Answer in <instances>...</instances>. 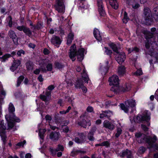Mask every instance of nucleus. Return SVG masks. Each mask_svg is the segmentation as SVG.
Returning <instances> with one entry per match:
<instances>
[{"mask_svg": "<svg viewBox=\"0 0 158 158\" xmlns=\"http://www.w3.org/2000/svg\"><path fill=\"white\" fill-rule=\"evenodd\" d=\"M76 48L75 44L71 47L69 52V57L72 59L73 61H74L75 60V57L76 56H77V60L81 61L83 59L84 49L83 48L79 49L77 51H76Z\"/></svg>", "mask_w": 158, "mask_h": 158, "instance_id": "nucleus-1", "label": "nucleus"}, {"mask_svg": "<svg viewBox=\"0 0 158 158\" xmlns=\"http://www.w3.org/2000/svg\"><path fill=\"white\" fill-rule=\"evenodd\" d=\"M118 77L116 75H114L109 79V81L110 82V85H112L113 86L111 88L110 90L117 94L120 91L118 85Z\"/></svg>", "mask_w": 158, "mask_h": 158, "instance_id": "nucleus-2", "label": "nucleus"}, {"mask_svg": "<svg viewBox=\"0 0 158 158\" xmlns=\"http://www.w3.org/2000/svg\"><path fill=\"white\" fill-rule=\"evenodd\" d=\"M9 113L6 115L5 117L6 120H16L17 122L20 121L19 119L15 116L14 112L15 111V108L13 104L10 103L8 108Z\"/></svg>", "mask_w": 158, "mask_h": 158, "instance_id": "nucleus-3", "label": "nucleus"}, {"mask_svg": "<svg viewBox=\"0 0 158 158\" xmlns=\"http://www.w3.org/2000/svg\"><path fill=\"white\" fill-rule=\"evenodd\" d=\"M143 14L146 23L148 25H150L153 21L151 11L148 8H145Z\"/></svg>", "mask_w": 158, "mask_h": 158, "instance_id": "nucleus-4", "label": "nucleus"}, {"mask_svg": "<svg viewBox=\"0 0 158 158\" xmlns=\"http://www.w3.org/2000/svg\"><path fill=\"white\" fill-rule=\"evenodd\" d=\"M125 105L123 103L120 104V107L121 109L126 113L128 111V108L129 107H133L135 106V101L133 99H129L125 102Z\"/></svg>", "mask_w": 158, "mask_h": 158, "instance_id": "nucleus-5", "label": "nucleus"}, {"mask_svg": "<svg viewBox=\"0 0 158 158\" xmlns=\"http://www.w3.org/2000/svg\"><path fill=\"white\" fill-rule=\"evenodd\" d=\"M157 138L155 135H154L153 138L150 136L147 138L146 142L149 145L148 148H154L156 150H158V144H154Z\"/></svg>", "mask_w": 158, "mask_h": 158, "instance_id": "nucleus-6", "label": "nucleus"}, {"mask_svg": "<svg viewBox=\"0 0 158 158\" xmlns=\"http://www.w3.org/2000/svg\"><path fill=\"white\" fill-rule=\"evenodd\" d=\"M6 129V127L4 125L3 121L2 120L1 121L0 123V135L2 140L3 143L5 144L6 141L7 137L6 135L5 131V130Z\"/></svg>", "mask_w": 158, "mask_h": 158, "instance_id": "nucleus-7", "label": "nucleus"}, {"mask_svg": "<svg viewBox=\"0 0 158 158\" xmlns=\"http://www.w3.org/2000/svg\"><path fill=\"white\" fill-rule=\"evenodd\" d=\"M85 70H83V75L82 76V78L78 80L75 84V87L77 88H81L84 85L83 83V80H84L85 82L88 83L89 78L87 75H84Z\"/></svg>", "mask_w": 158, "mask_h": 158, "instance_id": "nucleus-8", "label": "nucleus"}, {"mask_svg": "<svg viewBox=\"0 0 158 158\" xmlns=\"http://www.w3.org/2000/svg\"><path fill=\"white\" fill-rule=\"evenodd\" d=\"M56 10L59 13H63L64 10V6L62 0H58L56 5L54 6Z\"/></svg>", "mask_w": 158, "mask_h": 158, "instance_id": "nucleus-9", "label": "nucleus"}, {"mask_svg": "<svg viewBox=\"0 0 158 158\" xmlns=\"http://www.w3.org/2000/svg\"><path fill=\"white\" fill-rule=\"evenodd\" d=\"M115 56V59L117 62L119 64H121L123 63L125 59V55L124 52H122L117 53Z\"/></svg>", "mask_w": 158, "mask_h": 158, "instance_id": "nucleus-10", "label": "nucleus"}, {"mask_svg": "<svg viewBox=\"0 0 158 158\" xmlns=\"http://www.w3.org/2000/svg\"><path fill=\"white\" fill-rule=\"evenodd\" d=\"M137 122L140 123L143 121L148 122L150 119L149 116L147 114L143 115L139 114L136 117Z\"/></svg>", "mask_w": 158, "mask_h": 158, "instance_id": "nucleus-11", "label": "nucleus"}, {"mask_svg": "<svg viewBox=\"0 0 158 158\" xmlns=\"http://www.w3.org/2000/svg\"><path fill=\"white\" fill-rule=\"evenodd\" d=\"M16 28L20 31H23L29 37L32 35V32L29 28L26 27L24 26H18Z\"/></svg>", "mask_w": 158, "mask_h": 158, "instance_id": "nucleus-12", "label": "nucleus"}, {"mask_svg": "<svg viewBox=\"0 0 158 158\" xmlns=\"http://www.w3.org/2000/svg\"><path fill=\"white\" fill-rule=\"evenodd\" d=\"M60 135V134L59 132H52L50 135L49 138L53 141H56L58 139Z\"/></svg>", "mask_w": 158, "mask_h": 158, "instance_id": "nucleus-13", "label": "nucleus"}, {"mask_svg": "<svg viewBox=\"0 0 158 158\" xmlns=\"http://www.w3.org/2000/svg\"><path fill=\"white\" fill-rule=\"evenodd\" d=\"M78 124L84 128H86L90 126L91 123L90 121H86L85 119H83L82 121L78 122Z\"/></svg>", "mask_w": 158, "mask_h": 158, "instance_id": "nucleus-14", "label": "nucleus"}, {"mask_svg": "<svg viewBox=\"0 0 158 158\" xmlns=\"http://www.w3.org/2000/svg\"><path fill=\"white\" fill-rule=\"evenodd\" d=\"M45 95L41 94L40 95V98L43 101L47 102L50 99L51 92L47 91L45 93Z\"/></svg>", "mask_w": 158, "mask_h": 158, "instance_id": "nucleus-15", "label": "nucleus"}, {"mask_svg": "<svg viewBox=\"0 0 158 158\" xmlns=\"http://www.w3.org/2000/svg\"><path fill=\"white\" fill-rule=\"evenodd\" d=\"M98 10L100 15L104 16L105 15V13L103 9V4L101 1L98 2Z\"/></svg>", "mask_w": 158, "mask_h": 158, "instance_id": "nucleus-16", "label": "nucleus"}, {"mask_svg": "<svg viewBox=\"0 0 158 158\" xmlns=\"http://www.w3.org/2000/svg\"><path fill=\"white\" fill-rule=\"evenodd\" d=\"M20 64L21 62L19 60H14L13 64L10 67V70L14 72L16 69Z\"/></svg>", "mask_w": 158, "mask_h": 158, "instance_id": "nucleus-17", "label": "nucleus"}, {"mask_svg": "<svg viewBox=\"0 0 158 158\" xmlns=\"http://www.w3.org/2000/svg\"><path fill=\"white\" fill-rule=\"evenodd\" d=\"M78 135L80 137V139L77 137H76L75 138V141L78 143H82L84 142L85 137L84 133H78Z\"/></svg>", "mask_w": 158, "mask_h": 158, "instance_id": "nucleus-18", "label": "nucleus"}, {"mask_svg": "<svg viewBox=\"0 0 158 158\" xmlns=\"http://www.w3.org/2000/svg\"><path fill=\"white\" fill-rule=\"evenodd\" d=\"M103 126L105 127L110 130H112L114 128V125L107 120H105L104 121Z\"/></svg>", "mask_w": 158, "mask_h": 158, "instance_id": "nucleus-19", "label": "nucleus"}, {"mask_svg": "<svg viewBox=\"0 0 158 158\" xmlns=\"http://www.w3.org/2000/svg\"><path fill=\"white\" fill-rule=\"evenodd\" d=\"M51 42L54 44H60L61 41L60 38L57 36H54L51 39Z\"/></svg>", "mask_w": 158, "mask_h": 158, "instance_id": "nucleus-20", "label": "nucleus"}, {"mask_svg": "<svg viewBox=\"0 0 158 158\" xmlns=\"http://www.w3.org/2000/svg\"><path fill=\"white\" fill-rule=\"evenodd\" d=\"M9 35L10 37L12 39L14 43L17 42L18 37L14 31L12 30L10 31L9 32Z\"/></svg>", "mask_w": 158, "mask_h": 158, "instance_id": "nucleus-21", "label": "nucleus"}, {"mask_svg": "<svg viewBox=\"0 0 158 158\" xmlns=\"http://www.w3.org/2000/svg\"><path fill=\"white\" fill-rule=\"evenodd\" d=\"M125 156H126L127 158H131L132 156L131 151L127 149L122 153L120 156L122 157H124Z\"/></svg>", "mask_w": 158, "mask_h": 158, "instance_id": "nucleus-22", "label": "nucleus"}, {"mask_svg": "<svg viewBox=\"0 0 158 158\" xmlns=\"http://www.w3.org/2000/svg\"><path fill=\"white\" fill-rule=\"evenodd\" d=\"M146 39L147 40H150V39L153 40V42H156L155 39V37L152 34V32H148L146 34Z\"/></svg>", "mask_w": 158, "mask_h": 158, "instance_id": "nucleus-23", "label": "nucleus"}, {"mask_svg": "<svg viewBox=\"0 0 158 158\" xmlns=\"http://www.w3.org/2000/svg\"><path fill=\"white\" fill-rule=\"evenodd\" d=\"M94 37L97 40L99 41L102 40L101 36L100 35V32L98 29L96 28L94 29Z\"/></svg>", "mask_w": 158, "mask_h": 158, "instance_id": "nucleus-24", "label": "nucleus"}, {"mask_svg": "<svg viewBox=\"0 0 158 158\" xmlns=\"http://www.w3.org/2000/svg\"><path fill=\"white\" fill-rule=\"evenodd\" d=\"M34 64L32 62L28 61L26 63V66L27 71H32L33 69Z\"/></svg>", "mask_w": 158, "mask_h": 158, "instance_id": "nucleus-25", "label": "nucleus"}, {"mask_svg": "<svg viewBox=\"0 0 158 158\" xmlns=\"http://www.w3.org/2000/svg\"><path fill=\"white\" fill-rule=\"evenodd\" d=\"M109 2L110 5L114 9H117L118 8V4L116 0H110Z\"/></svg>", "mask_w": 158, "mask_h": 158, "instance_id": "nucleus-26", "label": "nucleus"}, {"mask_svg": "<svg viewBox=\"0 0 158 158\" xmlns=\"http://www.w3.org/2000/svg\"><path fill=\"white\" fill-rule=\"evenodd\" d=\"M109 2L110 5L114 9H117L118 8V4L116 0H110Z\"/></svg>", "mask_w": 158, "mask_h": 158, "instance_id": "nucleus-27", "label": "nucleus"}, {"mask_svg": "<svg viewBox=\"0 0 158 158\" xmlns=\"http://www.w3.org/2000/svg\"><path fill=\"white\" fill-rule=\"evenodd\" d=\"M109 2L110 5L114 9H117L118 8V4L116 0H110Z\"/></svg>", "mask_w": 158, "mask_h": 158, "instance_id": "nucleus-28", "label": "nucleus"}, {"mask_svg": "<svg viewBox=\"0 0 158 158\" xmlns=\"http://www.w3.org/2000/svg\"><path fill=\"white\" fill-rule=\"evenodd\" d=\"M73 37L74 35L73 33L70 32L68 34L67 36V44H70L71 43L72 40L73 39Z\"/></svg>", "mask_w": 158, "mask_h": 158, "instance_id": "nucleus-29", "label": "nucleus"}, {"mask_svg": "<svg viewBox=\"0 0 158 158\" xmlns=\"http://www.w3.org/2000/svg\"><path fill=\"white\" fill-rule=\"evenodd\" d=\"M125 72V68L124 66H121L118 68V73L119 75L123 76Z\"/></svg>", "mask_w": 158, "mask_h": 158, "instance_id": "nucleus-30", "label": "nucleus"}, {"mask_svg": "<svg viewBox=\"0 0 158 158\" xmlns=\"http://www.w3.org/2000/svg\"><path fill=\"white\" fill-rule=\"evenodd\" d=\"M153 12L155 15L154 18L156 20L158 21V6L153 9Z\"/></svg>", "mask_w": 158, "mask_h": 158, "instance_id": "nucleus-31", "label": "nucleus"}, {"mask_svg": "<svg viewBox=\"0 0 158 158\" xmlns=\"http://www.w3.org/2000/svg\"><path fill=\"white\" fill-rule=\"evenodd\" d=\"M58 113H56L54 116V120L56 123H60L62 121V118L59 116Z\"/></svg>", "mask_w": 158, "mask_h": 158, "instance_id": "nucleus-32", "label": "nucleus"}, {"mask_svg": "<svg viewBox=\"0 0 158 158\" xmlns=\"http://www.w3.org/2000/svg\"><path fill=\"white\" fill-rule=\"evenodd\" d=\"M45 129H40L39 130V135L41 139H43L44 135L46 131Z\"/></svg>", "mask_w": 158, "mask_h": 158, "instance_id": "nucleus-33", "label": "nucleus"}, {"mask_svg": "<svg viewBox=\"0 0 158 158\" xmlns=\"http://www.w3.org/2000/svg\"><path fill=\"white\" fill-rule=\"evenodd\" d=\"M24 78V77L23 76H21L18 78L17 84V87H19L20 85Z\"/></svg>", "mask_w": 158, "mask_h": 158, "instance_id": "nucleus-34", "label": "nucleus"}, {"mask_svg": "<svg viewBox=\"0 0 158 158\" xmlns=\"http://www.w3.org/2000/svg\"><path fill=\"white\" fill-rule=\"evenodd\" d=\"M16 120H7L8 127L11 128H12L14 126V124L13 122L15 121L17 122Z\"/></svg>", "mask_w": 158, "mask_h": 158, "instance_id": "nucleus-35", "label": "nucleus"}, {"mask_svg": "<svg viewBox=\"0 0 158 158\" xmlns=\"http://www.w3.org/2000/svg\"><path fill=\"white\" fill-rule=\"evenodd\" d=\"M110 46L113 50V51L117 53H118V48L115 44L112 43L110 44Z\"/></svg>", "mask_w": 158, "mask_h": 158, "instance_id": "nucleus-36", "label": "nucleus"}, {"mask_svg": "<svg viewBox=\"0 0 158 158\" xmlns=\"http://www.w3.org/2000/svg\"><path fill=\"white\" fill-rule=\"evenodd\" d=\"M43 24L41 22H38L37 24L36 25H34V30H39L41 28Z\"/></svg>", "mask_w": 158, "mask_h": 158, "instance_id": "nucleus-37", "label": "nucleus"}, {"mask_svg": "<svg viewBox=\"0 0 158 158\" xmlns=\"http://www.w3.org/2000/svg\"><path fill=\"white\" fill-rule=\"evenodd\" d=\"M120 91H119V92L120 91H122L123 92L128 91L130 89V87L128 86V87H127L126 86V88H124L123 87H121L120 88L119 87Z\"/></svg>", "mask_w": 158, "mask_h": 158, "instance_id": "nucleus-38", "label": "nucleus"}, {"mask_svg": "<svg viewBox=\"0 0 158 158\" xmlns=\"http://www.w3.org/2000/svg\"><path fill=\"white\" fill-rule=\"evenodd\" d=\"M151 31L155 36L158 34V28L156 29V28L153 27L151 29Z\"/></svg>", "mask_w": 158, "mask_h": 158, "instance_id": "nucleus-39", "label": "nucleus"}, {"mask_svg": "<svg viewBox=\"0 0 158 158\" xmlns=\"http://www.w3.org/2000/svg\"><path fill=\"white\" fill-rule=\"evenodd\" d=\"M129 20V19L127 17V14L126 12H125L124 13V18L123 19V23H126Z\"/></svg>", "mask_w": 158, "mask_h": 158, "instance_id": "nucleus-40", "label": "nucleus"}, {"mask_svg": "<svg viewBox=\"0 0 158 158\" xmlns=\"http://www.w3.org/2000/svg\"><path fill=\"white\" fill-rule=\"evenodd\" d=\"M55 67L58 69H61L64 67L63 65L58 62H56L55 64Z\"/></svg>", "mask_w": 158, "mask_h": 158, "instance_id": "nucleus-41", "label": "nucleus"}, {"mask_svg": "<svg viewBox=\"0 0 158 158\" xmlns=\"http://www.w3.org/2000/svg\"><path fill=\"white\" fill-rule=\"evenodd\" d=\"M146 149L143 146L140 147L139 149V152L140 154H143L145 151Z\"/></svg>", "mask_w": 158, "mask_h": 158, "instance_id": "nucleus-42", "label": "nucleus"}, {"mask_svg": "<svg viewBox=\"0 0 158 158\" xmlns=\"http://www.w3.org/2000/svg\"><path fill=\"white\" fill-rule=\"evenodd\" d=\"M94 134L89 133L88 135V139L91 141H94V138L93 136Z\"/></svg>", "mask_w": 158, "mask_h": 158, "instance_id": "nucleus-43", "label": "nucleus"}, {"mask_svg": "<svg viewBox=\"0 0 158 158\" xmlns=\"http://www.w3.org/2000/svg\"><path fill=\"white\" fill-rule=\"evenodd\" d=\"M117 131V132L115 135V136L117 138L118 137L120 134H121L122 130L121 128L118 127Z\"/></svg>", "mask_w": 158, "mask_h": 158, "instance_id": "nucleus-44", "label": "nucleus"}, {"mask_svg": "<svg viewBox=\"0 0 158 158\" xmlns=\"http://www.w3.org/2000/svg\"><path fill=\"white\" fill-rule=\"evenodd\" d=\"M64 150V147L62 145L60 144H59L58 145L57 148L56 149V152H58L59 151H63Z\"/></svg>", "mask_w": 158, "mask_h": 158, "instance_id": "nucleus-45", "label": "nucleus"}, {"mask_svg": "<svg viewBox=\"0 0 158 158\" xmlns=\"http://www.w3.org/2000/svg\"><path fill=\"white\" fill-rule=\"evenodd\" d=\"M145 43V46L147 49H148L150 47V43L151 44V40H148Z\"/></svg>", "mask_w": 158, "mask_h": 158, "instance_id": "nucleus-46", "label": "nucleus"}, {"mask_svg": "<svg viewBox=\"0 0 158 158\" xmlns=\"http://www.w3.org/2000/svg\"><path fill=\"white\" fill-rule=\"evenodd\" d=\"M142 72L141 69H139L137 70L136 72H135L134 75H135L137 76H140L142 74Z\"/></svg>", "mask_w": 158, "mask_h": 158, "instance_id": "nucleus-47", "label": "nucleus"}, {"mask_svg": "<svg viewBox=\"0 0 158 158\" xmlns=\"http://www.w3.org/2000/svg\"><path fill=\"white\" fill-rule=\"evenodd\" d=\"M108 113V111H104L103 113L100 114V118H103L104 117L107 116L106 114Z\"/></svg>", "mask_w": 158, "mask_h": 158, "instance_id": "nucleus-48", "label": "nucleus"}, {"mask_svg": "<svg viewBox=\"0 0 158 158\" xmlns=\"http://www.w3.org/2000/svg\"><path fill=\"white\" fill-rule=\"evenodd\" d=\"M47 70L49 71H51L52 70V64H48L46 66Z\"/></svg>", "mask_w": 158, "mask_h": 158, "instance_id": "nucleus-49", "label": "nucleus"}, {"mask_svg": "<svg viewBox=\"0 0 158 158\" xmlns=\"http://www.w3.org/2000/svg\"><path fill=\"white\" fill-rule=\"evenodd\" d=\"M10 56L11 55L10 54H7L5 55L2 57V58L3 59V61H5L6 59L7 58L10 57Z\"/></svg>", "mask_w": 158, "mask_h": 158, "instance_id": "nucleus-50", "label": "nucleus"}, {"mask_svg": "<svg viewBox=\"0 0 158 158\" xmlns=\"http://www.w3.org/2000/svg\"><path fill=\"white\" fill-rule=\"evenodd\" d=\"M102 145V146H106L107 147H108L110 145V143L108 141H106L102 142L101 143V145Z\"/></svg>", "mask_w": 158, "mask_h": 158, "instance_id": "nucleus-51", "label": "nucleus"}, {"mask_svg": "<svg viewBox=\"0 0 158 158\" xmlns=\"http://www.w3.org/2000/svg\"><path fill=\"white\" fill-rule=\"evenodd\" d=\"M80 151L77 150L76 151H73L71 153V155L73 156L75 155H77L78 153H80Z\"/></svg>", "mask_w": 158, "mask_h": 158, "instance_id": "nucleus-52", "label": "nucleus"}, {"mask_svg": "<svg viewBox=\"0 0 158 158\" xmlns=\"http://www.w3.org/2000/svg\"><path fill=\"white\" fill-rule=\"evenodd\" d=\"M25 53L24 51L23 50H20L19 51H18L17 53V54L19 56H21V54H24Z\"/></svg>", "mask_w": 158, "mask_h": 158, "instance_id": "nucleus-53", "label": "nucleus"}, {"mask_svg": "<svg viewBox=\"0 0 158 158\" xmlns=\"http://www.w3.org/2000/svg\"><path fill=\"white\" fill-rule=\"evenodd\" d=\"M26 142L25 140H24L23 142H21L17 143L16 145L20 147L21 146L23 147L24 144Z\"/></svg>", "mask_w": 158, "mask_h": 158, "instance_id": "nucleus-54", "label": "nucleus"}, {"mask_svg": "<svg viewBox=\"0 0 158 158\" xmlns=\"http://www.w3.org/2000/svg\"><path fill=\"white\" fill-rule=\"evenodd\" d=\"M105 48L106 49V50L105 51L106 53L107 54L109 55H110L112 53V52L110 50H108L106 47H105Z\"/></svg>", "mask_w": 158, "mask_h": 158, "instance_id": "nucleus-55", "label": "nucleus"}, {"mask_svg": "<svg viewBox=\"0 0 158 158\" xmlns=\"http://www.w3.org/2000/svg\"><path fill=\"white\" fill-rule=\"evenodd\" d=\"M141 127L143 130L145 131H147L148 130V128L145 125L142 124Z\"/></svg>", "mask_w": 158, "mask_h": 158, "instance_id": "nucleus-56", "label": "nucleus"}, {"mask_svg": "<svg viewBox=\"0 0 158 158\" xmlns=\"http://www.w3.org/2000/svg\"><path fill=\"white\" fill-rule=\"evenodd\" d=\"M50 151L53 156H54L56 155V152H57L56 151V149L55 150H54L52 148H50Z\"/></svg>", "mask_w": 158, "mask_h": 158, "instance_id": "nucleus-57", "label": "nucleus"}, {"mask_svg": "<svg viewBox=\"0 0 158 158\" xmlns=\"http://www.w3.org/2000/svg\"><path fill=\"white\" fill-rule=\"evenodd\" d=\"M135 51L136 52H139V48L136 47H135L134 48H132L131 51Z\"/></svg>", "mask_w": 158, "mask_h": 158, "instance_id": "nucleus-58", "label": "nucleus"}, {"mask_svg": "<svg viewBox=\"0 0 158 158\" xmlns=\"http://www.w3.org/2000/svg\"><path fill=\"white\" fill-rule=\"evenodd\" d=\"M93 109L92 107L91 106H88L87 109V110L88 112H92L93 111Z\"/></svg>", "mask_w": 158, "mask_h": 158, "instance_id": "nucleus-59", "label": "nucleus"}, {"mask_svg": "<svg viewBox=\"0 0 158 158\" xmlns=\"http://www.w3.org/2000/svg\"><path fill=\"white\" fill-rule=\"evenodd\" d=\"M143 135H144V134H142L140 133H136L135 134V136L137 138H139V137L142 136Z\"/></svg>", "mask_w": 158, "mask_h": 158, "instance_id": "nucleus-60", "label": "nucleus"}, {"mask_svg": "<svg viewBox=\"0 0 158 158\" xmlns=\"http://www.w3.org/2000/svg\"><path fill=\"white\" fill-rule=\"evenodd\" d=\"M45 118L47 120L51 121L52 120V118L51 116L48 114L47 115L45 116Z\"/></svg>", "mask_w": 158, "mask_h": 158, "instance_id": "nucleus-61", "label": "nucleus"}, {"mask_svg": "<svg viewBox=\"0 0 158 158\" xmlns=\"http://www.w3.org/2000/svg\"><path fill=\"white\" fill-rule=\"evenodd\" d=\"M96 128L95 127H93L91 130V131L89 132L94 134V132L96 131Z\"/></svg>", "mask_w": 158, "mask_h": 158, "instance_id": "nucleus-62", "label": "nucleus"}, {"mask_svg": "<svg viewBox=\"0 0 158 158\" xmlns=\"http://www.w3.org/2000/svg\"><path fill=\"white\" fill-rule=\"evenodd\" d=\"M44 53L45 55H47L49 53V50L46 49V48H44Z\"/></svg>", "mask_w": 158, "mask_h": 158, "instance_id": "nucleus-63", "label": "nucleus"}, {"mask_svg": "<svg viewBox=\"0 0 158 158\" xmlns=\"http://www.w3.org/2000/svg\"><path fill=\"white\" fill-rule=\"evenodd\" d=\"M67 83L70 86H72L73 85V83L71 80H69L68 81H66Z\"/></svg>", "mask_w": 158, "mask_h": 158, "instance_id": "nucleus-64", "label": "nucleus"}]
</instances>
